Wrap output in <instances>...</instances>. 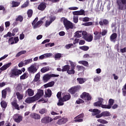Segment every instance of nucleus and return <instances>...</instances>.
<instances>
[{"label": "nucleus", "mask_w": 126, "mask_h": 126, "mask_svg": "<svg viewBox=\"0 0 126 126\" xmlns=\"http://www.w3.org/2000/svg\"><path fill=\"white\" fill-rule=\"evenodd\" d=\"M61 20L63 21V23L67 31L69 30V29H73V24L70 22V21L67 20V19L65 18H62Z\"/></svg>", "instance_id": "f257e3e1"}, {"label": "nucleus", "mask_w": 126, "mask_h": 126, "mask_svg": "<svg viewBox=\"0 0 126 126\" xmlns=\"http://www.w3.org/2000/svg\"><path fill=\"white\" fill-rule=\"evenodd\" d=\"M43 19H44V18L38 21V17L35 18L32 23L33 29H37V28H39V27L42 26V25L44 23L43 21H42ZM37 21L38 22H37Z\"/></svg>", "instance_id": "f03ea898"}, {"label": "nucleus", "mask_w": 126, "mask_h": 126, "mask_svg": "<svg viewBox=\"0 0 126 126\" xmlns=\"http://www.w3.org/2000/svg\"><path fill=\"white\" fill-rule=\"evenodd\" d=\"M117 4L118 5V9H120V10L126 9V0H118Z\"/></svg>", "instance_id": "7ed1b4c3"}, {"label": "nucleus", "mask_w": 126, "mask_h": 126, "mask_svg": "<svg viewBox=\"0 0 126 126\" xmlns=\"http://www.w3.org/2000/svg\"><path fill=\"white\" fill-rule=\"evenodd\" d=\"M22 73V71L20 69L14 68L11 70L10 77H14V76H17L19 74Z\"/></svg>", "instance_id": "20e7f679"}, {"label": "nucleus", "mask_w": 126, "mask_h": 126, "mask_svg": "<svg viewBox=\"0 0 126 126\" xmlns=\"http://www.w3.org/2000/svg\"><path fill=\"white\" fill-rule=\"evenodd\" d=\"M48 19L45 22V27H48V26H50V25L52 24V23L53 22V21L56 20V16H50L48 17Z\"/></svg>", "instance_id": "39448f33"}, {"label": "nucleus", "mask_w": 126, "mask_h": 126, "mask_svg": "<svg viewBox=\"0 0 126 126\" xmlns=\"http://www.w3.org/2000/svg\"><path fill=\"white\" fill-rule=\"evenodd\" d=\"M37 70H38V68L35 64H32L28 68V71L32 74H34V73L37 72Z\"/></svg>", "instance_id": "423d86ee"}, {"label": "nucleus", "mask_w": 126, "mask_h": 126, "mask_svg": "<svg viewBox=\"0 0 126 126\" xmlns=\"http://www.w3.org/2000/svg\"><path fill=\"white\" fill-rule=\"evenodd\" d=\"M81 97L82 99L85 100L86 101H90L92 97L91 95L86 92H84L82 95H81Z\"/></svg>", "instance_id": "0eeeda50"}, {"label": "nucleus", "mask_w": 126, "mask_h": 126, "mask_svg": "<svg viewBox=\"0 0 126 126\" xmlns=\"http://www.w3.org/2000/svg\"><path fill=\"white\" fill-rule=\"evenodd\" d=\"M115 103V100L112 98H110L108 101V105H102V109H111L113 105Z\"/></svg>", "instance_id": "6e6552de"}, {"label": "nucleus", "mask_w": 126, "mask_h": 126, "mask_svg": "<svg viewBox=\"0 0 126 126\" xmlns=\"http://www.w3.org/2000/svg\"><path fill=\"white\" fill-rule=\"evenodd\" d=\"M59 75H56L55 74H46L43 76V79L44 82H47L48 80L51 79V77H58Z\"/></svg>", "instance_id": "1a4fd4ad"}, {"label": "nucleus", "mask_w": 126, "mask_h": 126, "mask_svg": "<svg viewBox=\"0 0 126 126\" xmlns=\"http://www.w3.org/2000/svg\"><path fill=\"white\" fill-rule=\"evenodd\" d=\"M104 99H103L102 98L99 97L98 98V101L97 102H95L94 103V106H95V107H101L102 108V106H105V104H104Z\"/></svg>", "instance_id": "9d476101"}, {"label": "nucleus", "mask_w": 126, "mask_h": 126, "mask_svg": "<svg viewBox=\"0 0 126 126\" xmlns=\"http://www.w3.org/2000/svg\"><path fill=\"white\" fill-rule=\"evenodd\" d=\"M68 122V119L66 118L62 117L61 119H60L58 121L57 124L58 125H64V124H66Z\"/></svg>", "instance_id": "9b49d317"}, {"label": "nucleus", "mask_w": 126, "mask_h": 126, "mask_svg": "<svg viewBox=\"0 0 126 126\" xmlns=\"http://www.w3.org/2000/svg\"><path fill=\"white\" fill-rule=\"evenodd\" d=\"M111 113L109 111H103L101 114L96 116L97 119L102 118V117H110Z\"/></svg>", "instance_id": "f8f14e48"}, {"label": "nucleus", "mask_w": 126, "mask_h": 126, "mask_svg": "<svg viewBox=\"0 0 126 126\" xmlns=\"http://www.w3.org/2000/svg\"><path fill=\"white\" fill-rule=\"evenodd\" d=\"M80 90V86H76L71 88L70 90H69V92L71 93V94H75V92H77V91Z\"/></svg>", "instance_id": "ddd939ff"}, {"label": "nucleus", "mask_w": 126, "mask_h": 126, "mask_svg": "<svg viewBox=\"0 0 126 126\" xmlns=\"http://www.w3.org/2000/svg\"><path fill=\"white\" fill-rule=\"evenodd\" d=\"M23 119V117H22V116L19 114H15L14 116V121L16 122V123H17V124H19V123L22 121Z\"/></svg>", "instance_id": "4468645a"}, {"label": "nucleus", "mask_w": 126, "mask_h": 126, "mask_svg": "<svg viewBox=\"0 0 126 126\" xmlns=\"http://www.w3.org/2000/svg\"><path fill=\"white\" fill-rule=\"evenodd\" d=\"M89 112H92V115L93 116H95V117L97 118V116L100 115V113H101V111L99 110L98 109H89Z\"/></svg>", "instance_id": "2eb2a0df"}, {"label": "nucleus", "mask_w": 126, "mask_h": 126, "mask_svg": "<svg viewBox=\"0 0 126 126\" xmlns=\"http://www.w3.org/2000/svg\"><path fill=\"white\" fill-rule=\"evenodd\" d=\"M38 98H36L35 96L31 97H28L26 100V103H28V104H30L31 103H33V102H35V101H37Z\"/></svg>", "instance_id": "dca6fc26"}, {"label": "nucleus", "mask_w": 126, "mask_h": 126, "mask_svg": "<svg viewBox=\"0 0 126 126\" xmlns=\"http://www.w3.org/2000/svg\"><path fill=\"white\" fill-rule=\"evenodd\" d=\"M30 116L31 118L34 120H40V119H41V116L36 113H32Z\"/></svg>", "instance_id": "f3484780"}, {"label": "nucleus", "mask_w": 126, "mask_h": 126, "mask_svg": "<svg viewBox=\"0 0 126 126\" xmlns=\"http://www.w3.org/2000/svg\"><path fill=\"white\" fill-rule=\"evenodd\" d=\"M84 117V114H81L75 118V121L78 122L79 123H81V122H83Z\"/></svg>", "instance_id": "a211bd4d"}, {"label": "nucleus", "mask_w": 126, "mask_h": 126, "mask_svg": "<svg viewBox=\"0 0 126 126\" xmlns=\"http://www.w3.org/2000/svg\"><path fill=\"white\" fill-rule=\"evenodd\" d=\"M44 95V91L42 90H39L38 91L37 93L36 94V95H34V97H35V98L38 100V99H40L42 96Z\"/></svg>", "instance_id": "6ab92c4d"}, {"label": "nucleus", "mask_w": 126, "mask_h": 126, "mask_svg": "<svg viewBox=\"0 0 126 126\" xmlns=\"http://www.w3.org/2000/svg\"><path fill=\"white\" fill-rule=\"evenodd\" d=\"M85 11L81 9L80 11H75L73 12V15H85Z\"/></svg>", "instance_id": "aec40b11"}, {"label": "nucleus", "mask_w": 126, "mask_h": 126, "mask_svg": "<svg viewBox=\"0 0 126 126\" xmlns=\"http://www.w3.org/2000/svg\"><path fill=\"white\" fill-rule=\"evenodd\" d=\"M46 7H47V4L44 2H42L38 6L37 8L39 10L43 11V10H45Z\"/></svg>", "instance_id": "412c9836"}, {"label": "nucleus", "mask_w": 126, "mask_h": 126, "mask_svg": "<svg viewBox=\"0 0 126 126\" xmlns=\"http://www.w3.org/2000/svg\"><path fill=\"white\" fill-rule=\"evenodd\" d=\"M12 105V107L13 108H15L16 110H18V111H19L20 110V108H19V105L18 104H17V101L16 100H14L11 103Z\"/></svg>", "instance_id": "4be33fe9"}, {"label": "nucleus", "mask_w": 126, "mask_h": 126, "mask_svg": "<svg viewBox=\"0 0 126 126\" xmlns=\"http://www.w3.org/2000/svg\"><path fill=\"white\" fill-rule=\"evenodd\" d=\"M94 40L95 41L99 40L101 38V32H94Z\"/></svg>", "instance_id": "5701e85b"}, {"label": "nucleus", "mask_w": 126, "mask_h": 126, "mask_svg": "<svg viewBox=\"0 0 126 126\" xmlns=\"http://www.w3.org/2000/svg\"><path fill=\"white\" fill-rule=\"evenodd\" d=\"M10 65H11V63H7L1 67L0 68V70H1L2 71H3V70H6Z\"/></svg>", "instance_id": "b1692460"}, {"label": "nucleus", "mask_w": 126, "mask_h": 126, "mask_svg": "<svg viewBox=\"0 0 126 126\" xmlns=\"http://www.w3.org/2000/svg\"><path fill=\"white\" fill-rule=\"evenodd\" d=\"M87 42H92L93 40V35L89 34L85 38H84Z\"/></svg>", "instance_id": "393cba45"}, {"label": "nucleus", "mask_w": 126, "mask_h": 126, "mask_svg": "<svg viewBox=\"0 0 126 126\" xmlns=\"http://www.w3.org/2000/svg\"><path fill=\"white\" fill-rule=\"evenodd\" d=\"M70 98V94H64V96H63L62 99L63 101H64V102H65L66 101H68V100H69Z\"/></svg>", "instance_id": "a878e982"}, {"label": "nucleus", "mask_w": 126, "mask_h": 126, "mask_svg": "<svg viewBox=\"0 0 126 126\" xmlns=\"http://www.w3.org/2000/svg\"><path fill=\"white\" fill-rule=\"evenodd\" d=\"M41 122L43 124H49L50 123V117H45L41 119Z\"/></svg>", "instance_id": "bb28decb"}, {"label": "nucleus", "mask_w": 126, "mask_h": 126, "mask_svg": "<svg viewBox=\"0 0 126 126\" xmlns=\"http://www.w3.org/2000/svg\"><path fill=\"white\" fill-rule=\"evenodd\" d=\"M26 93L30 96H33L34 95V91L32 89H28L26 91Z\"/></svg>", "instance_id": "cd10ccee"}, {"label": "nucleus", "mask_w": 126, "mask_h": 126, "mask_svg": "<svg viewBox=\"0 0 126 126\" xmlns=\"http://www.w3.org/2000/svg\"><path fill=\"white\" fill-rule=\"evenodd\" d=\"M77 80L79 84H83V83L87 81V79L86 78H78Z\"/></svg>", "instance_id": "c85d7f7f"}, {"label": "nucleus", "mask_w": 126, "mask_h": 126, "mask_svg": "<svg viewBox=\"0 0 126 126\" xmlns=\"http://www.w3.org/2000/svg\"><path fill=\"white\" fill-rule=\"evenodd\" d=\"M76 38H80L82 36V31H77L74 33Z\"/></svg>", "instance_id": "c756f323"}, {"label": "nucleus", "mask_w": 126, "mask_h": 126, "mask_svg": "<svg viewBox=\"0 0 126 126\" xmlns=\"http://www.w3.org/2000/svg\"><path fill=\"white\" fill-rule=\"evenodd\" d=\"M99 24L100 25V26H103V25H107V24H109V21L104 19L103 21H100L99 22Z\"/></svg>", "instance_id": "7c9ffc66"}, {"label": "nucleus", "mask_w": 126, "mask_h": 126, "mask_svg": "<svg viewBox=\"0 0 126 126\" xmlns=\"http://www.w3.org/2000/svg\"><path fill=\"white\" fill-rule=\"evenodd\" d=\"M117 37H118L117 33H114L110 36V41H111V42H115V40L117 39Z\"/></svg>", "instance_id": "2f4dec72"}, {"label": "nucleus", "mask_w": 126, "mask_h": 126, "mask_svg": "<svg viewBox=\"0 0 126 126\" xmlns=\"http://www.w3.org/2000/svg\"><path fill=\"white\" fill-rule=\"evenodd\" d=\"M45 93L46 97H50L52 96V91L50 89L46 90Z\"/></svg>", "instance_id": "473e14b6"}, {"label": "nucleus", "mask_w": 126, "mask_h": 126, "mask_svg": "<svg viewBox=\"0 0 126 126\" xmlns=\"http://www.w3.org/2000/svg\"><path fill=\"white\" fill-rule=\"evenodd\" d=\"M55 85V82L52 81L44 85L45 88H48V87H52Z\"/></svg>", "instance_id": "72a5a7b5"}, {"label": "nucleus", "mask_w": 126, "mask_h": 126, "mask_svg": "<svg viewBox=\"0 0 126 126\" xmlns=\"http://www.w3.org/2000/svg\"><path fill=\"white\" fill-rule=\"evenodd\" d=\"M16 95L19 101H21V100H22L23 99V94H21L20 93L17 92Z\"/></svg>", "instance_id": "f704fd0d"}, {"label": "nucleus", "mask_w": 126, "mask_h": 126, "mask_svg": "<svg viewBox=\"0 0 126 126\" xmlns=\"http://www.w3.org/2000/svg\"><path fill=\"white\" fill-rule=\"evenodd\" d=\"M78 63H80V64H83V65H84V66H88V65H89V63H88V62L86 61H79Z\"/></svg>", "instance_id": "c9c22d12"}, {"label": "nucleus", "mask_w": 126, "mask_h": 126, "mask_svg": "<svg viewBox=\"0 0 126 126\" xmlns=\"http://www.w3.org/2000/svg\"><path fill=\"white\" fill-rule=\"evenodd\" d=\"M12 7H17L19 4H20V2L15 1H12L11 2Z\"/></svg>", "instance_id": "e433bc0d"}, {"label": "nucleus", "mask_w": 126, "mask_h": 126, "mask_svg": "<svg viewBox=\"0 0 126 126\" xmlns=\"http://www.w3.org/2000/svg\"><path fill=\"white\" fill-rule=\"evenodd\" d=\"M102 79V78L100 76H95L94 78V82H99Z\"/></svg>", "instance_id": "4c0bfd02"}, {"label": "nucleus", "mask_w": 126, "mask_h": 126, "mask_svg": "<svg viewBox=\"0 0 126 126\" xmlns=\"http://www.w3.org/2000/svg\"><path fill=\"white\" fill-rule=\"evenodd\" d=\"M48 110L46 108H42L40 109L39 111V114L41 115H44L45 114H47Z\"/></svg>", "instance_id": "58836bf2"}, {"label": "nucleus", "mask_w": 126, "mask_h": 126, "mask_svg": "<svg viewBox=\"0 0 126 126\" xmlns=\"http://www.w3.org/2000/svg\"><path fill=\"white\" fill-rule=\"evenodd\" d=\"M40 76H41V75H40V73H37L35 75V76L34 77V79L33 80L34 82H37V81H38V80H39L40 79Z\"/></svg>", "instance_id": "ea45409f"}, {"label": "nucleus", "mask_w": 126, "mask_h": 126, "mask_svg": "<svg viewBox=\"0 0 126 126\" xmlns=\"http://www.w3.org/2000/svg\"><path fill=\"white\" fill-rule=\"evenodd\" d=\"M76 67L78 71H84L85 70V68L83 66L77 65Z\"/></svg>", "instance_id": "a19ab883"}, {"label": "nucleus", "mask_w": 126, "mask_h": 126, "mask_svg": "<svg viewBox=\"0 0 126 126\" xmlns=\"http://www.w3.org/2000/svg\"><path fill=\"white\" fill-rule=\"evenodd\" d=\"M0 105H1V106L2 107V108H3V109H5L6 108V107L7 106V103H6V102H5L4 101H2L0 102Z\"/></svg>", "instance_id": "79ce46f5"}, {"label": "nucleus", "mask_w": 126, "mask_h": 126, "mask_svg": "<svg viewBox=\"0 0 126 126\" xmlns=\"http://www.w3.org/2000/svg\"><path fill=\"white\" fill-rule=\"evenodd\" d=\"M67 72L68 74H74L75 73V71L74 70V68H71V69H69Z\"/></svg>", "instance_id": "37998d69"}, {"label": "nucleus", "mask_w": 126, "mask_h": 126, "mask_svg": "<svg viewBox=\"0 0 126 126\" xmlns=\"http://www.w3.org/2000/svg\"><path fill=\"white\" fill-rule=\"evenodd\" d=\"M97 122L100 124H103V125L108 124V121L104 119H98Z\"/></svg>", "instance_id": "c03bdc74"}, {"label": "nucleus", "mask_w": 126, "mask_h": 126, "mask_svg": "<svg viewBox=\"0 0 126 126\" xmlns=\"http://www.w3.org/2000/svg\"><path fill=\"white\" fill-rule=\"evenodd\" d=\"M79 20H82L83 22H87L88 21H90L91 20L90 18L87 17H84L83 18H80Z\"/></svg>", "instance_id": "a18cd8bd"}, {"label": "nucleus", "mask_w": 126, "mask_h": 126, "mask_svg": "<svg viewBox=\"0 0 126 126\" xmlns=\"http://www.w3.org/2000/svg\"><path fill=\"white\" fill-rule=\"evenodd\" d=\"M50 68L49 67H44L41 69V72H42V73H45V72H47V71H48L49 70Z\"/></svg>", "instance_id": "49530a36"}, {"label": "nucleus", "mask_w": 126, "mask_h": 126, "mask_svg": "<svg viewBox=\"0 0 126 126\" xmlns=\"http://www.w3.org/2000/svg\"><path fill=\"white\" fill-rule=\"evenodd\" d=\"M25 65H27V64H29V63H31L32 62H33V60L32 59H30L27 60H25L24 61Z\"/></svg>", "instance_id": "de8ad7c7"}, {"label": "nucleus", "mask_w": 126, "mask_h": 126, "mask_svg": "<svg viewBox=\"0 0 126 126\" xmlns=\"http://www.w3.org/2000/svg\"><path fill=\"white\" fill-rule=\"evenodd\" d=\"M63 102H64V101H63V98H59V102L57 103L58 106H63Z\"/></svg>", "instance_id": "09e8293b"}, {"label": "nucleus", "mask_w": 126, "mask_h": 126, "mask_svg": "<svg viewBox=\"0 0 126 126\" xmlns=\"http://www.w3.org/2000/svg\"><path fill=\"white\" fill-rule=\"evenodd\" d=\"M70 67V66H69V65H65L62 69V71H67V70L69 69Z\"/></svg>", "instance_id": "8fccbe9b"}, {"label": "nucleus", "mask_w": 126, "mask_h": 126, "mask_svg": "<svg viewBox=\"0 0 126 126\" xmlns=\"http://www.w3.org/2000/svg\"><path fill=\"white\" fill-rule=\"evenodd\" d=\"M62 54L61 53H57L55 54V56L54 57L56 60H60L61 58H62Z\"/></svg>", "instance_id": "3c124183"}, {"label": "nucleus", "mask_w": 126, "mask_h": 126, "mask_svg": "<svg viewBox=\"0 0 126 126\" xmlns=\"http://www.w3.org/2000/svg\"><path fill=\"white\" fill-rule=\"evenodd\" d=\"M27 14L28 17L30 18V17H32V15H33V10H32V9L29 10L27 12Z\"/></svg>", "instance_id": "603ef678"}, {"label": "nucleus", "mask_w": 126, "mask_h": 126, "mask_svg": "<svg viewBox=\"0 0 126 126\" xmlns=\"http://www.w3.org/2000/svg\"><path fill=\"white\" fill-rule=\"evenodd\" d=\"M18 30L19 29L18 28H14L12 31V35L14 36H15V34H16V33L18 32Z\"/></svg>", "instance_id": "864d4df0"}, {"label": "nucleus", "mask_w": 126, "mask_h": 126, "mask_svg": "<svg viewBox=\"0 0 126 126\" xmlns=\"http://www.w3.org/2000/svg\"><path fill=\"white\" fill-rule=\"evenodd\" d=\"M2 97L3 98V99H5L6 98V92L5 90H3L2 91Z\"/></svg>", "instance_id": "5fc2aeb1"}, {"label": "nucleus", "mask_w": 126, "mask_h": 126, "mask_svg": "<svg viewBox=\"0 0 126 126\" xmlns=\"http://www.w3.org/2000/svg\"><path fill=\"white\" fill-rule=\"evenodd\" d=\"M80 49L81 50H83V51H88L89 50V47L86 46H83L80 47Z\"/></svg>", "instance_id": "6e6d98bb"}, {"label": "nucleus", "mask_w": 126, "mask_h": 126, "mask_svg": "<svg viewBox=\"0 0 126 126\" xmlns=\"http://www.w3.org/2000/svg\"><path fill=\"white\" fill-rule=\"evenodd\" d=\"M16 21H20V22H22L23 21V17L21 15L19 16L16 19Z\"/></svg>", "instance_id": "4d7b16f0"}, {"label": "nucleus", "mask_w": 126, "mask_h": 126, "mask_svg": "<svg viewBox=\"0 0 126 126\" xmlns=\"http://www.w3.org/2000/svg\"><path fill=\"white\" fill-rule=\"evenodd\" d=\"M93 24V23L92 22H89L87 23H84L82 24L83 26H91Z\"/></svg>", "instance_id": "13d9d810"}, {"label": "nucleus", "mask_w": 126, "mask_h": 126, "mask_svg": "<svg viewBox=\"0 0 126 126\" xmlns=\"http://www.w3.org/2000/svg\"><path fill=\"white\" fill-rule=\"evenodd\" d=\"M28 77V74L25 73L23 75L21 76L20 79H25Z\"/></svg>", "instance_id": "bf43d9fd"}, {"label": "nucleus", "mask_w": 126, "mask_h": 126, "mask_svg": "<svg viewBox=\"0 0 126 126\" xmlns=\"http://www.w3.org/2000/svg\"><path fill=\"white\" fill-rule=\"evenodd\" d=\"M8 43L10 45H13L14 44V39L13 37H11L9 40H8Z\"/></svg>", "instance_id": "052dcab7"}, {"label": "nucleus", "mask_w": 126, "mask_h": 126, "mask_svg": "<svg viewBox=\"0 0 126 126\" xmlns=\"http://www.w3.org/2000/svg\"><path fill=\"white\" fill-rule=\"evenodd\" d=\"M89 34L86 31H82V35L83 36V37L84 39Z\"/></svg>", "instance_id": "680f3d73"}, {"label": "nucleus", "mask_w": 126, "mask_h": 126, "mask_svg": "<svg viewBox=\"0 0 126 126\" xmlns=\"http://www.w3.org/2000/svg\"><path fill=\"white\" fill-rule=\"evenodd\" d=\"M53 56V54L52 53H46L44 54V57L45 59H47V58H51Z\"/></svg>", "instance_id": "e2e57ef3"}, {"label": "nucleus", "mask_w": 126, "mask_h": 126, "mask_svg": "<svg viewBox=\"0 0 126 126\" xmlns=\"http://www.w3.org/2000/svg\"><path fill=\"white\" fill-rule=\"evenodd\" d=\"M65 47L66 49H70V48H72V47H73V44L70 43L66 44Z\"/></svg>", "instance_id": "0e129e2a"}, {"label": "nucleus", "mask_w": 126, "mask_h": 126, "mask_svg": "<svg viewBox=\"0 0 126 126\" xmlns=\"http://www.w3.org/2000/svg\"><path fill=\"white\" fill-rule=\"evenodd\" d=\"M70 64L72 68H75V66H76V63H75V62H72L71 61Z\"/></svg>", "instance_id": "69168bd1"}, {"label": "nucleus", "mask_w": 126, "mask_h": 126, "mask_svg": "<svg viewBox=\"0 0 126 126\" xmlns=\"http://www.w3.org/2000/svg\"><path fill=\"white\" fill-rule=\"evenodd\" d=\"M73 21L74 23H77L78 22V16H73Z\"/></svg>", "instance_id": "338daca9"}, {"label": "nucleus", "mask_w": 126, "mask_h": 126, "mask_svg": "<svg viewBox=\"0 0 126 126\" xmlns=\"http://www.w3.org/2000/svg\"><path fill=\"white\" fill-rule=\"evenodd\" d=\"M84 102V100H83L80 98H79V99L76 100V103H77V104H82Z\"/></svg>", "instance_id": "774afa93"}]
</instances>
